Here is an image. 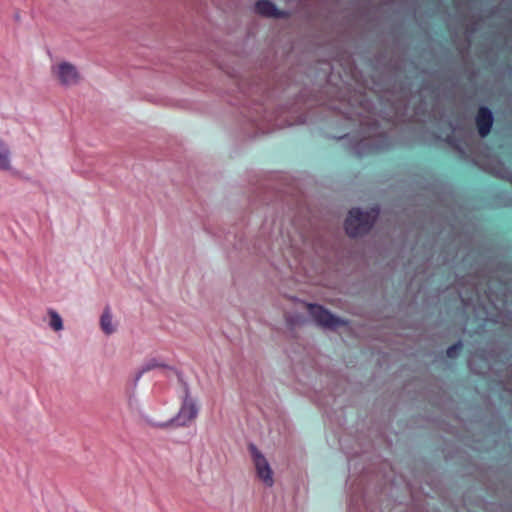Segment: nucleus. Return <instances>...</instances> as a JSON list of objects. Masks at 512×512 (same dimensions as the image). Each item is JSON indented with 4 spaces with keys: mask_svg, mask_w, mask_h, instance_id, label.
<instances>
[{
    "mask_svg": "<svg viewBox=\"0 0 512 512\" xmlns=\"http://www.w3.org/2000/svg\"><path fill=\"white\" fill-rule=\"evenodd\" d=\"M379 215V209L374 207L368 211L359 208L350 210L345 221V229L349 236L356 237L367 233Z\"/></svg>",
    "mask_w": 512,
    "mask_h": 512,
    "instance_id": "1",
    "label": "nucleus"
},
{
    "mask_svg": "<svg viewBox=\"0 0 512 512\" xmlns=\"http://www.w3.org/2000/svg\"><path fill=\"white\" fill-rule=\"evenodd\" d=\"M183 394L182 405L177 415L166 422L157 423L154 426L158 428L182 427L196 418L198 408L190 395L187 384L183 385Z\"/></svg>",
    "mask_w": 512,
    "mask_h": 512,
    "instance_id": "2",
    "label": "nucleus"
},
{
    "mask_svg": "<svg viewBox=\"0 0 512 512\" xmlns=\"http://www.w3.org/2000/svg\"><path fill=\"white\" fill-rule=\"evenodd\" d=\"M249 452L252 457L258 478L268 487L274 483L273 472L264 455L258 450L254 444H250Z\"/></svg>",
    "mask_w": 512,
    "mask_h": 512,
    "instance_id": "3",
    "label": "nucleus"
},
{
    "mask_svg": "<svg viewBox=\"0 0 512 512\" xmlns=\"http://www.w3.org/2000/svg\"><path fill=\"white\" fill-rule=\"evenodd\" d=\"M308 312L313 320L320 326L328 329H335L346 325V321L331 314L320 305L308 304Z\"/></svg>",
    "mask_w": 512,
    "mask_h": 512,
    "instance_id": "4",
    "label": "nucleus"
},
{
    "mask_svg": "<svg viewBox=\"0 0 512 512\" xmlns=\"http://www.w3.org/2000/svg\"><path fill=\"white\" fill-rule=\"evenodd\" d=\"M52 73L63 86H73L80 82L78 69L69 62H61L52 66Z\"/></svg>",
    "mask_w": 512,
    "mask_h": 512,
    "instance_id": "5",
    "label": "nucleus"
},
{
    "mask_svg": "<svg viewBox=\"0 0 512 512\" xmlns=\"http://www.w3.org/2000/svg\"><path fill=\"white\" fill-rule=\"evenodd\" d=\"M373 133H369L368 136L361 138L355 145L354 150L358 155L368 154L375 150L382 149L384 137L380 134H376V129H373Z\"/></svg>",
    "mask_w": 512,
    "mask_h": 512,
    "instance_id": "6",
    "label": "nucleus"
},
{
    "mask_svg": "<svg viewBox=\"0 0 512 512\" xmlns=\"http://www.w3.org/2000/svg\"><path fill=\"white\" fill-rule=\"evenodd\" d=\"M476 124L480 136L485 137L489 134L492 124L493 115L487 107H481L476 117Z\"/></svg>",
    "mask_w": 512,
    "mask_h": 512,
    "instance_id": "7",
    "label": "nucleus"
},
{
    "mask_svg": "<svg viewBox=\"0 0 512 512\" xmlns=\"http://www.w3.org/2000/svg\"><path fill=\"white\" fill-rule=\"evenodd\" d=\"M255 11L263 16L280 18L282 12H280L276 6L268 0H259L255 4Z\"/></svg>",
    "mask_w": 512,
    "mask_h": 512,
    "instance_id": "8",
    "label": "nucleus"
},
{
    "mask_svg": "<svg viewBox=\"0 0 512 512\" xmlns=\"http://www.w3.org/2000/svg\"><path fill=\"white\" fill-rule=\"evenodd\" d=\"M100 328L106 335H111L116 331V325L113 322V316L109 307H105L100 317Z\"/></svg>",
    "mask_w": 512,
    "mask_h": 512,
    "instance_id": "9",
    "label": "nucleus"
},
{
    "mask_svg": "<svg viewBox=\"0 0 512 512\" xmlns=\"http://www.w3.org/2000/svg\"><path fill=\"white\" fill-rule=\"evenodd\" d=\"M167 365H165L164 363H162L161 361H159L158 359L156 358H150L148 360H146L142 365L141 367L138 369V371L136 372V375H135V384H137V382L140 380V378L142 377L143 374L153 370V369H156V368H166Z\"/></svg>",
    "mask_w": 512,
    "mask_h": 512,
    "instance_id": "10",
    "label": "nucleus"
},
{
    "mask_svg": "<svg viewBox=\"0 0 512 512\" xmlns=\"http://www.w3.org/2000/svg\"><path fill=\"white\" fill-rule=\"evenodd\" d=\"M11 169V152L8 145L0 139V170Z\"/></svg>",
    "mask_w": 512,
    "mask_h": 512,
    "instance_id": "11",
    "label": "nucleus"
},
{
    "mask_svg": "<svg viewBox=\"0 0 512 512\" xmlns=\"http://www.w3.org/2000/svg\"><path fill=\"white\" fill-rule=\"evenodd\" d=\"M49 326L54 331H61L63 329V321L61 316L55 310H49Z\"/></svg>",
    "mask_w": 512,
    "mask_h": 512,
    "instance_id": "12",
    "label": "nucleus"
},
{
    "mask_svg": "<svg viewBox=\"0 0 512 512\" xmlns=\"http://www.w3.org/2000/svg\"><path fill=\"white\" fill-rule=\"evenodd\" d=\"M461 343L455 344L447 349V356L449 358H454L457 356L459 350L461 349Z\"/></svg>",
    "mask_w": 512,
    "mask_h": 512,
    "instance_id": "13",
    "label": "nucleus"
},
{
    "mask_svg": "<svg viewBox=\"0 0 512 512\" xmlns=\"http://www.w3.org/2000/svg\"><path fill=\"white\" fill-rule=\"evenodd\" d=\"M348 512H359L356 506L350 504Z\"/></svg>",
    "mask_w": 512,
    "mask_h": 512,
    "instance_id": "14",
    "label": "nucleus"
},
{
    "mask_svg": "<svg viewBox=\"0 0 512 512\" xmlns=\"http://www.w3.org/2000/svg\"><path fill=\"white\" fill-rule=\"evenodd\" d=\"M460 296H461V298H462V301H465V300H466V299H465V297H464L462 294H460Z\"/></svg>",
    "mask_w": 512,
    "mask_h": 512,
    "instance_id": "15",
    "label": "nucleus"
}]
</instances>
